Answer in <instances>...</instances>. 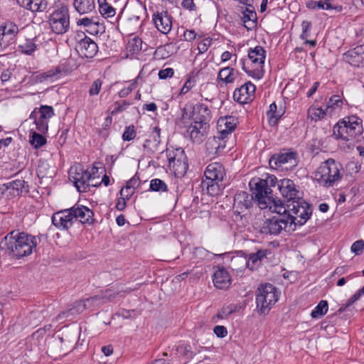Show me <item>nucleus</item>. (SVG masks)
I'll return each instance as SVG.
<instances>
[{
    "instance_id": "8",
    "label": "nucleus",
    "mask_w": 364,
    "mask_h": 364,
    "mask_svg": "<svg viewBox=\"0 0 364 364\" xmlns=\"http://www.w3.org/2000/svg\"><path fill=\"white\" fill-rule=\"evenodd\" d=\"M194 109V122L188 127L187 132L190 136H204L208 134L210 111L207 105L202 103L196 104Z\"/></svg>"
},
{
    "instance_id": "32",
    "label": "nucleus",
    "mask_w": 364,
    "mask_h": 364,
    "mask_svg": "<svg viewBox=\"0 0 364 364\" xmlns=\"http://www.w3.org/2000/svg\"><path fill=\"white\" fill-rule=\"evenodd\" d=\"M296 155V153L293 151L280 153L278 155L273 156L270 160V163L274 161L276 166H281L287 163H292L294 161Z\"/></svg>"
},
{
    "instance_id": "3",
    "label": "nucleus",
    "mask_w": 364,
    "mask_h": 364,
    "mask_svg": "<svg viewBox=\"0 0 364 364\" xmlns=\"http://www.w3.org/2000/svg\"><path fill=\"white\" fill-rule=\"evenodd\" d=\"M54 115L51 106L41 105L38 110L33 111L30 119L24 121L18 129L19 134L23 132L28 136H43L48 129V121Z\"/></svg>"
},
{
    "instance_id": "22",
    "label": "nucleus",
    "mask_w": 364,
    "mask_h": 364,
    "mask_svg": "<svg viewBox=\"0 0 364 364\" xmlns=\"http://www.w3.org/2000/svg\"><path fill=\"white\" fill-rule=\"evenodd\" d=\"M346 62L355 67L364 65V45L356 46L343 55Z\"/></svg>"
},
{
    "instance_id": "4",
    "label": "nucleus",
    "mask_w": 364,
    "mask_h": 364,
    "mask_svg": "<svg viewBox=\"0 0 364 364\" xmlns=\"http://www.w3.org/2000/svg\"><path fill=\"white\" fill-rule=\"evenodd\" d=\"M342 165L333 159L323 162L314 173L315 180L323 187L333 186L343 177Z\"/></svg>"
},
{
    "instance_id": "19",
    "label": "nucleus",
    "mask_w": 364,
    "mask_h": 364,
    "mask_svg": "<svg viewBox=\"0 0 364 364\" xmlns=\"http://www.w3.org/2000/svg\"><path fill=\"white\" fill-rule=\"evenodd\" d=\"M152 21L159 31L168 33L172 28V17L167 11H157L153 14Z\"/></svg>"
},
{
    "instance_id": "11",
    "label": "nucleus",
    "mask_w": 364,
    "mask_h": 364,
    "mask_svg": "<svg viewBox=\"0 0 364 364\" xmlns=\"http://www.w3.org/2000/svg\"><path fill=\"white\" fill-rule=\"evenodd\" d=\"M272 213H276L277 215L273 216L271 218L267 219L262 228L261 232L264 234L269 235H279L282 230L286 232H291L294 230V227H291V222L287 219V208L284 212L279 213V211H273L269 210Z\"/></svg>"
},
{
    "instance_id": "35",
    "label": "nucleus",
    "mask_w": 364,
    "mask_h": 364,
    "mask_svg": "<svg viewBox=\"0 0 364 364\" xmlns=\"http://www.w3.org/2000/svg\"><path fill=\"white\" fill-rule=\"evenodd\" d=\"M284 112L277 111V107L275 102L269 105V109L267 112V116L270 124L274 125L277 123Z\"/></svg>"
},
{
    "instance_id": "16",
    "label": "nucleus",
    "mask_w": 364,
    "mask_h": 364,
    "mask_svg": "<svg viewBox=\"0 0 364 364\" xmlns=\"http://www.w3.org/2000/svg\"><path fill=\"white\" fill-rule=\"evenodd\" d=\"M18 31V26L11 21L0 26V52L14 42Z\"/></svg>"
},
{
    "instance_id": "15",
    "label": "nucleus",
    "mask_w": 364,
    "mask_h": 364,
    "mask_svg": "<svg viewBox=\"0 0 364 364\" xmlns=\"http://www.w3.org/2000/svg\"><path fill=\"white\" fill-rule=\"evenodd\" d=\"M76 50L85 58H92L98 51L97 43L85 36L84 32H77L75 36Z\"/></svg>"
},
{
    "instance_id": "47",
    "label": "nucleus",
    "mask_w": 364,
    "mask_h": 364,
    "mask_svg": "<svg viewBox=\"0 0 364 364\" xmlns=\"http://www.w3.org/2000/svg\"><path fill=\"white\" fill-rule=\"evenodd\" d=\"M182 111H183L182 119L183 120L190 119L191 118H193L194 119V117H195L194 105H193L191 104L186 105Z\"/></svg>"
},
{
    "instance_id": "39",
    "label": "nucleus",
    "mask_w": 364,
    "mask_h": 364,
    "mask_svg": "<svg viewBox=\"0 0 364 364\" xmlns=\"http://www.w3.org/2000/svg\"><path fill=\"white\" fill-rule=\"evenodd\" d=\"M149 190L155 192H166L168 187L164 181L159 178H154L150 181Z\"/></svg>"
},
{
    "instance_id": "34",
    "label": "nucleus",
    "mask_w": 364,
    "mask_h": 364,
    "mask_svg": "<svg viewBox=\"0 0 364 364\" xmlns=\"http://www.w3.org/2000/svg\"><path fill=\"white\" fill-rule=\"evenodd\" d=\"M235 80V70L230 67L222 68L218 75L217 80L218 83L220 82L225 84L232 83Z\"/></svg>"
},
{
    "instance_id": "44",
    "label": "nucleus",
    "mask_w": 364,
    "mask_h": 364,
    "mask_svg": "<svg viewBox=\"0 0 364 364\" xmlns=\"http://www.w3.org/2000/svg\"><path fill=\"white\" fill-rule=\"evenodd\" d=\"M144 146L153 152L161 151L159 138H148L144 143Z\"/></svg>"
},
{
    "instance_id": "54",
    "label": "nucleus",
    "mask_w": 364,
    "mask_h": 364,
    "mask_svg": "<svg viewBox=\"0 0 364 364\" xmlns=\"http://www.w3.org/2000/svg\"><path fill=\"white\" fill-rule=\"evenodd\" d=\"M195 84H196L195 80L193 77H189L186 80L183 86L182 87L180 94L181 95L186 94L195 85Z\"/></svg>"
},
{
    "instance_id": "24",
    "label": "nucleus",
    "mask_w": 364,
    "mask_h": 364,
    "mask_svg": "<svg viewBox=\"0 0 364 364\" xmlns=\"http://www.w3.org/2000/svg\"><path fill=\"white\" fill-rule=\"evenodd\" d=\"M25 183L23 180H14L2 184L0 186V191L1 193L5 195L7 198L18 196L23 193Z\"/></svg>"
},
{
    "instance_id": "1",
    "label": "nucleus",
    "mask_w": 364,
    "mask_h": 364,
    "mask_svg": "<svg viewBox=\"0 0 364 364\" xmlns=\"http://www.w3.org/2000/svg\"><path fill=\"white\" fill-rule=\"evenodd\" d=\"M38 245L36 236L19 230H12L0 241V250L16 259L31 255Z\"/></svg>"
},
{
    "instance_id": "31",
    "label": "nucleus",
    "mask_w": 364,
    "mask_h": 364,
    "mask_svg": "<svg viewBox=\"0 0 364 364\" xmlns=\"http://www.w3.org/2000/svg\"><path fill=\"white\" fill-rule=\"evenodd\" d=\"M73 6L80 14L92 12L95 8V0H74Z\"/></svg>"
},
{
    "instance_id": "58",
    "label": "nucleus",
    "mask_w": 364,
    "mask_h": 364,
    "mask_svg": "<svg viewBox=\"0 0 364 364\" xmlns=\"http://www.w3.org/2000/svg\"><path fill=\"white\" fill-rule=\"evenodd\" d=\"M29 142L35 149H38L46 144V138H31Z\"/></svg>"
},
{
    "instance_id": "27",
    "label": "nucleus",
    "mask_w": 364,
    "mask_h": 364,
    "mask_svg": "<svg viewBox=\"0 0 364 364\" xmlns=\"http://www.w3.org/2000/svg\"><path fill=\"white\" fill-rule=\"evenodd\" d=\"M213 281L216 288L225 289L230 285L231 278L228 271L220 267L214 272Z\"/></svg>"
},
{
    "instance_id": "46",
    "label": "nucleus",
    "mask_w": 364,
    "mask_h": 364,
    "mask_svg": "<svg viewBox=\"0 0 364 364\" xmlns=\"http://www.w3.org/2000/svg\"><path fill=\"white\" fill-rule=\"evenodd\" d=\"M99 11L105 18L113 17L116 14L115 9L109 4L102 6L101 9H99Z\"/></svg>"
},
{
    "instance_id": "36",
    "label": "nucleus",
    "mask_w": 364,
    "mask_h": 364,
    "mask_svg": "<svg viewBox=\"0 0 364 364\" xmlns=\"http://www.w3.org/2000/svg\"><path fill=\"white\" fill-rule=\"evenodd\" d=\"M343 101L339 95H333L328 100L326 105V112L328 114H331L334 111L341 109Z\"/></svg>"
},
{
    "instance_id": "45",
    "label": "nucleus",
    "mask_w": 364,
    "mask_h": 364,
    "mask_svg": "<svg viewBox=\"0 0 364 364\" xmlns=\"http://www.w3.org/2000/svg\"><path fill=\"white\" fill-rule=\"evenodd\" d=\"M237 310V305L230 304L223 306L218 313L217 316L221 319H223L230 315L232 313Z\"/></svg>"
},
{
    "instance_id": "14",
    "label": "nucleus",
    "mask_w": 364,
    "mask_h": 364,
    "mask_svg": "<svg viewBox=\"0 0 364 364\" xmlns=\"http://www.w3.org/2000/svg\"><path fill=\"white\" fill-rule=\"evenodd\" d=\"M168 167L176 177H182L188 168L187 157L181 148H177L175 151L168 154Z\"/></svg>"
},
{
    "instance_id": "7",
    "label": "nucleus",
    "mask_w": 364,
    "mask_h": 364,
    "mask_svg": "<svg viewBox=\"0 0 364 364\" xmlns=\"http://www.w3.org/2000/svg\"><path fill=\"white\" fill-rule=\"evenodd\" d=\"M97 172V168L95 166L92 167L91 170H88L84 169L80 164L75 165L69 171V179L74 183L77 191L85 193L92 186L93 181L97 178L95 176ZM97 178H99L98 176Z\"/></svg>"
},
{
    "instance_id": "29",
    "label": "nucleus",
    "mask_w": 364,
    "mask_h": 364,
    "mask_svg": "<svg viewBox=\"0 0 364 364\" xmlns=\"http://www.w3.org/2000/svg\"><path fill=\"white\" fill-rule=\"evenodd\" d=\"M242 20L244 26L247 30H252L256 28L257 22V14L255 11L253 6L247 7L242 12Z\"/></svg>"
},
{
    "instance_id": "20",
    "label": "nucleus",
    "mask_w": 364,
    "mask_h": 364,
    "mask_svg": "<svg viewBox=\"0 0 364 364\" xmlns=\"http://www.w3.org/2000/svg\"><path fill=\"white\" fill-rule=\"evenodd\" d=\"M255 86L248 82L237 88L233 93V98L240 104H247L251 102L255 97Z\"/></svg>"
},
{
    "instance_id": "26",
    "label": "nucleus",
    "mask_w": 364,
    "mask_h": 364,
    "mask_svg": "<svg viewBox=\"0 0 364 364\" xmlns=\"http://www.w3.org/2000/svg\"><path fill=\"white\" fill-rule=\"evenodd\" d=\"M205 146L208 155L213 158L223 152L226 142L225 138H208Z\"/></svg>"
},
{
    "instance_id": "21",
    "label": "nucleus",
    "mask_w": 364,
    "mask_h": 364,
    "mask_svg": "<svg viewBox=\"0 0 364 364\" xmlns=\"http://www.w3.org/2000/svg\"><path fill=\"white\" fill-rule=\"evenodd\" d=\"M269 254H270L269 250H259L257 252L249 255L248 257L235 258L234 262L241 263L242 267H247V268L252 270L258 262L262 261Z\"/></svg>"
},
{
    "instance_id": "2",
    "label": "nucleus",
    "mask_w": 364,
    "mask_h": 364,
    "mask_svg": "<svg viewBox=\"0 0 364 364\" xmlns=\"http://www.w3.org/2000/svg\"><path fill=\"white\" fill-rule=\"evenodd\" d=\"M277 181L274 176L267 175L264 179L255 178L250 181V187L260 209L268 208L273 211H279V213L285 210L284 204L279 199L272 196V191L270 187L274 186Z\"/></svg>"
},
{
    "instance_id": "6",
    "label": "nucleus",
    "mask_w": 364,
    "mask_h": 364,
    "mask_svg": "<svg viewBox=\"0 0 364 364\" xmlns=\"http://www.w3.org/2000/svg\"><path fill=\"white\" fill-rule=\"evenodd\" d=\"M286 217L291 222V227L304 225L311 217L312 210L310 205L301 198L292 200L287 205Z\"/></svg>"
},
{
    "instance_id": "9",
    "label": "nucleus",
    "mask_w": 364,
    "mask_h": 364,
    "mask_svg": "<svg viewBox=\"0 0 364 364\" xmlns=\"http://www.w3.org/2000/svg\"><path fill=\"white\" fill-rule=\"evenodd\" d=\"M225 174V170L220 163L214 162L207 166L204 172L205 180L203 181V186L206 187L209 195L216 196L219 193V183L223 181Z\"/></svg>"
},
{
    "instance_id": "57",
    "label": "nucleus",
    "mask_w": 364,
    "mask_h": 364,
    "mask_svg": "<svg viewBox=\"0 0 364 364\" xmlns=\"http://www.w3.org/2000/svg\"><path fill=\"white\" fill-rule=\"evenodd\" d=\"M136 81L134 80L132 83H130L127 87H124L123 89H122L119 92V96L120 97H125L128 95H129L132 92V90L134 89L135 85H136Z\"/></svg>"
},
{
    "instance_id": "48",
    "label": "nucleus",
    "mask_w": 364,
    "mask_h": 364,
    "mask_svg": "<svg viewBox=\"0 0 364 364\" xmlns=\"http://www.w3.org/2000/svg\"><path fill=\"white\" fill-rule=\"evenodd\" d=\"M363 295H364V286L359 289L356 293H355L347 301L346 304L344 307H341L340 309L341 311L346 309L347 307L352 305L356 301H358Z\"/></svg>"
},
{
    "instance_id": "53",
    "label": "nucleus",
    "mask_w": 364,
    "mask_h": 364,
    "mask_svg": "<svg viewBox=\"0 0 364 364\" xmlns=\"http://www.w3.org/2000/svg\"><path fill=\"white\" fill-rule=\"evenodd\" d=\"M350 249L356 255H360L364 249V241L361 240L355 241L351 245Z\"/></svg>"
},
{
    "instance_id": "56",
    "label": "nucleus",
    "mask_w": 364,
    "mask_h": 364,
    "mask_svg": "<svg viewBox=\"0 0 364 364\" xmlns=\"http://www.w3.org/2000/svg\"><path fill=\"white\" fill-rule=\"evenodd\" d=\"M302 33L301 34V38L304 40L308 38L309 36V31L311 27V23L309 21H304L301 23Z\"/></svg>"
},
{
    "instance_id": "10",
    "label": "nucleus",
    "mask_w": 364,
    "mask_h": 364,
    "mask_svg": "<svg viewBox=\"0 0 364 364\" xmlns=\"http://www.w3.org/2000/svg\"><path fill=\"white\" fill-rule=\"evenodd\" d=\"M257 309L261 314H267L278 301L277 289L271 284L260 285L256 295Z\"/></svg>"
},
{
    "instance_id": "52",
    "label": "nucleus",
    "mask_w": 364,
    "mask_h": 364,
    "mask_svg": "<svg viewBox=\"0 0 364 364\" xmlns=\"http://www.w3.org/2000/svg\"><path fill=\"white\" fill-rule=\"evenodd\" d=\"M115 296L114 294H112L110 290H107L105 292L102 296H95L92 298L87 299V302L92 301H98L100 299H106L107 301H111Z\"/></svg>"
},
{
    "instance_id": "51",
    "label": "nucleus",
    "mask_w": 364,
    "mask_h": 364,
    "mask_svg": "<svg viewBox=\"0 0 364 364\" xmlns=\"http://www.w3.org/2000/svg\"><path fill=\"white\" fill-rule=\"evenodd\" d=\"M211 43H212V39L210 38H206L203 41L200 42L198 46V50L199 54H203V53H205L208 50L210 46H211Z\"/></svg>"
},
{
    "instance_id": "64",
    "label": "nucleus",
    "mask_w": 364,
    "mask_h": 364,
    "mask_svg": "<svg viewBox=\"0 0 364 364\" xmlns=\"http://www.w3.org/2000/svg\"><path fill=\"white\" fill-rule=\"evenodd\" d=\"M237 257H232L231 259L230 267L233 270L242 272L245 270L247 267H242L241 263H235L234 259Z\"/></svg>"
},
{
    "instance_id": "25",
    "label": "nucleus",
    "mask_w": 364,
    "mask_h": 364,
    "mask_svg": "<svg viewBox=\"0 0 364 364\" xmlns=\"http://www.w3.org/2000/svg\"><path fill=\"white\" fill-rule=\"evenodd\" d=\"M74 217V221L78 220L81 223L90 224L93 221L94 213L92 210L83 205H75L70 208Z\"/></svg>"
},
{
    "instance_id": "30",
    "label": "nucleus",
    "mask_w": 364,
    "mask_h": 364,
    "mask_svg": "<svg viewBox=\"0 0 364 364\" xmlns=\"http://www.w3.org/2000/svg\"><path fill=\"white\" fill-rule=\"evenodd\" d=\"M21 7H23L33 12L43 11L47 7L45 0H16Z\"/></svg>"
},
{
    "instance_id": "5",
    "label": "nucleus",
    "mask_w": 364,
    "mask_h": 364,
    "mask_svg": "<svg viewBox=\"0 0 364 364\" xmlns=\"http://www.w3.org/2000/svg\"><path fill=\"white\" fill-rule=\"evenodd\" d=\"M266 58V51L260 46L250 48L247 58L241 59L242 68L250 76L255 79L260 80L264 77V63Z\"/></svg>"
},
{
    "instance_id": "50",
    "label": "nucleus",
    "mask_w": 364,
    "mask_h": 364,
    "mask_svg": "<svg viewBox=\"0 0 364 364\" xmlns=\"http://www.w3.org/2000/svg\"><path fill=\"white\" fill-rule=\"evenodd\" d=\"M129 105L130 103L126 100L115 102L114 107L112 111V114H116L119 112L124 111Z\"/></svg>"
},
{
    "instance_id": "17",
    "label": "nucleus",
    "mask_w": 364,
    "mask_h": 364,
    "mask_svg": "<svg viewBox=\"0 0 364 364\" xmlns=\"http://www.w3.org/2000/svg\"><path fill=\"white\" fill-rule=\"evenodd\" d=\"M51 220L53 225L60 230H68L75 222L70 208L55 213Z\"/></svg>"
},
{
    "instance_id": "13",
    "label": "nucleus",
    "mask_w": 364,
    "mask_h": 364,
    "mask_svg": "<svg viewBox=\"0 0 364 364\" xmlns=\"http://www.w3.org/2000/svg\"><path fill=\"white\" fill-rule=\"evenodd\" d=\"M48 23L53 33L58 35L65 33L70 28L68 7L62 6L55 9L50 14Z\"/></svg>"
},
{
    "instance_id": "28",
    "label": "nucleus",
    "mask_w": 364,
    "mask_h": 364,
    "mask_svg": "<svg viewBox=\"0 0 364 364\" xmlns=\"http://www.w3.org/2000/svg\"><path fill=\"white\" fill-rule=\"evenodd\" d=\"M237 119L232 116L220 117L217 124V129L223 135L230 134L236 127Z\"/></svg>"
},
{
    "instance_id": "40",
    "label": "nucleus",
    "mask_w": 364,
    "mask_h": 364,
    "mask_svg": "<svg viewBox=\"0 0 364 364\" xmlns=\"http://www.w3.org/2000/svg\"><path fill=\"white\" fill-rule=\"evenodd\" d=\"M36 48L33 40L27 39L23 43L19 45L18 50L22 53L31 55L36 50Z\"/></svg>"
},
{
    "instance_id": "12",
    "label": "nucleus",
    "mask_w": 364,
    "mask_h": 364,
    "mask_svg": "<svg viewBox=\"0 0 364 364\" xmlns=\"http://www.w3.org/2000/svg\"><path fill=\"white\" fill-rule=\"evenodd\" d=\"M333 135L344 136H358L363 132L362 119L355 115L346 117L340 119L333 129Z\"/></svg>"
},
{
    "instance_id": "38",
    "label": "nucleus",
    "mask_w": 364,
    "mask_h": 364,
    "mask_svg": "<svg viewBox=\"0 0 364 364\" xmlns=\"http://www.w3.org/2000/svg\"><path fill=\"white\" fill-rule=\"evenodd\" d=\"M328 112L321 107H311L308 110L309 117L311 119L317 121L323 119Z\"/></svg>"
},
{
    "instance_id": "60",
    "label": "nucleus",
    "mask_w": 364,
    "mask_h": 364,
    "mask_svg": "<svg viewBox=\"0 0 364 364\" xmlns=\"http://www.w3.org/2000/svg\"><path fill=\"white\" fill-rule=\"evenodd\" d=\"M134 191L126 186L125 187L122 188L120 191V196L122 198H124L126 200H129L130 197L134 194Z\"/></svg>"
},
{
    "instance_id": "55",
    "label": "nucleus",
    "mask_w": 364,
    "mask_h": 364,
    "mask_svg": "<svg viewBox=\"0 0 364 364\" xmlns=\"http://www.w3.org/2000/svg\"><path fill=\"white\" fill-rule=\"evenodd\" d=\"M174 70L171 68H167L165 69L160 70L159 72V77L161 80H166L167 78H171L173 76Z\"/></svg>"
},
{
    "instance_id": "63",
    "label": "nucleus",
    "mask_w": 364,
    "mask_h": 364,
    "mask_svg": "<svg viewBox=\"0 0 364 364\" xmlns=\"http://www.w3.org/2000/svg\"><path fill=\"white\" fill-rule=\"evenodd\" d=\"M181 6L186 10L190 11H195L196 9V4L193 0H183L181 2Z\"/></svg>"
},
{
    "instance_id": "37",
    "label": "nucleus",
    "mask_w": 364,
    "mask_h": 364,
    "mask_svg": "<svg viewBox=\"0 0 364 364\" xmlns=\"http://www.w3.org/2000/svg\"><path fill=\"white\" fill-rule=\"evenodd\" d=\"M328 302L325 300L319 301L318 305L314 309L311 313V316L314 318H317L324 316L328 311Z\"/></svg>"
},
{
    "instance_id": "43",
    "label": "nucleus",
    "mask_w": 364,
    "mask_h": 364,
    "mask_svg": "<svg viewBox=\"0 0 364 364\" xmlns=\"http://www.w3.org/2000/svg\"><path fill=\"white\" fill-rule=\"evenodd\" d=\"M141 44L142 41L141 38L134 37L129 41L127 44V49L132 53H138L141 50Z\"/></svg>"
},
{
    "instance_id": "18",
    "label": "nucleus",
    "mask_w": 364,
    "mask_h": 364,
    "mask_svg": "<svg viewBox=\"0 0 364 364\" xmlns=\"http://www.w3.org/2000/svg\"><path fill=\"white\" fill-rule=\"evenodd\" d=\"M278 188L282 196L288 200L289 203L301 198L299 191L294 181L289 178H283L278 182Z\"/></svg>"
},
{
    "instance_id": "62",
    "label": "nucleus",
    "mask_w": 364,
    "mask_h": 364,
    "mask_svg": "<svg viewBox=\"0 0 364 364\" xmlns=\"http://www.w3.org/2000/svg\"><path fill=\"white\" fill-rule=\"evenodd\" d=\"M213 331L215 335L219 338H224L228 334V331L223 326H216Z\"/></svg>"
},
{
    "instance_id": "23",
    "label": "nucleus",
    "mask_w": 364,
    "mask_h": 364,
    "mask_svg": "<svg viewBox=\"0 0 364 364\" xmlns=\"http://www.w3.org/2000/svg\"><path fill=\"white\" fill-rule=\"evenodd\" d=\"M253 201L252 194H250L246 191H239L234 197L233 208L238 213H241L250 208Z\"/></svg>"
},
{
    "instance_id": "42",
    "label": "nucleus",
    "mask_w": 364,
    "mask_h": 364,
    "mask_svg": "<svg viewBox=\"0 0 364 364\" xmlns=\"http://www.w3.org/2000/svg\"><path fill=\"white\" fill-rule=\"evenodd\" d=\"M60 73V71L58 68L52 69L50 70H48L45 73H43L41 74H39L36 76V79L38 81L42 82L46 80H53L54 78L56 77V76Z\"/></svg>"
},
{
    "instance_id": "41",
    "label": "nucleus",
    "mask_w": 364,
    "mask_h": 364,
    "mask_svg": "<svg viewBox=\"0 0 364 364\" xmlns=\"http://www.w3.org/2000/svg\"><path fill=\"white\" fill-rule=\"evenodd\" d=\"M333 0H320L318 9L322 10H335L336 12H341L343 6L333 4Z\"/></svg>"
},
{
    "instance_id": "61",
    "label": "nucleus",
    "mask_w": 364,
    "mask_h": 364,
    "mask_svg": "<svg viewBox=\"0 0 364 364\" xmlns=\"http://www.w3.org/2000/svg\"><path fill=\"white\" fill-rule=\"evenodd\" d=\"M179 351L182 352L184 355H186L189 358L193 357V353L191 350V346L188 344H182L179 346L178 349Z\"/></svg>"
},
{
    "instance_id": "59",
    "label": "nucleus",
    "mask_w": 364,
    "mask_h": 364,
    "mask_svg": "<svg viewBox=\"0 0 364 364\" xmlns=\"http://www.w3.org/2000/svg\"><path fill=\"white\" fill-rule=\"evenodd\" d=\"M140 183L141 181L139 179V177L135 175L127 181V186L134 191L139 186Z\"/></svg>"
},
{
    "instance_id": "49",
    "label": "nucleus",
    "mask_w": 364,
    "mask_h": 364,
    "mask_svg": "<svg viewBox=\"0 0 364 364\" xmlns=\"http://www.w3.org/2000/svg\"><path fill=\"white\" fill-rule=\"evenodd\" d=\"M102 82L100 79L94 80L90 87L89 95L90 96L97 95L100 93Z\"/></svg>"
},
{
    "instance_id": "33",
    "label": "nucleus",
    "mask_w": 364,
    "mask_h": 364,
    "mask_svg": "<svg viewBox=\"0 0 364 364\" xmlns=\"http://www.w3.org/2000/svg\"><path fill=\"white\" fill-rule=\"evenodd\" d=\"M77 25L83 26L86 32L90 34L98 33L99 23L92 18L84 17L77 20Z\"/></svg>"
}]
</instances>
